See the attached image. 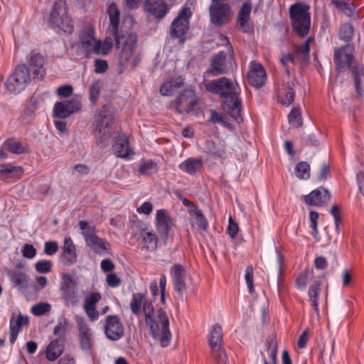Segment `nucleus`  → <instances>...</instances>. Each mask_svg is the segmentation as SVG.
<instances>
[{
  "mask_svg": "<svg viewBox=\"0 0 364 364\" xmlns=\"http://www.w3.org/2000/svg\"><path fill=\"white\" fill-rule=\"evenodd\" d=\"M189 214L194 218L196 224L202 230L206 231L208 228V222L202 211L198 208H193Z\"/></svg>",
  "mask_w": 364,
  "mask_h": 364,
  "instance_id": "obj_40",
  "label": "nucleus"
},
{
  "mask_svg": "<svg viewBox=\"0 0 364 364\" xmlns=\"http://www.w3.org/2000/svg\"><path fill=\"white\" fill-rule=\"evenodd\" d=\"M68 321L65 317L58 318L57 325L53 330V334L57 336V338H63L65 341V336L68 327Z\"/></svg>",
  "mask_w": 364,
  "mask_h": 364,
  "instance_id": "obj_44",
  "label": "nucleus"
},
{
  "mask_svg": "<svg viewBox=\"0 0 364 364\" xmlns=\"http://www.w3.org/2000/svg\"><path fill=\"white\" fill-rule=\"evenodd\" d=\"M82 108L80 101L75 99L56 102L53 107V116L64 119Z\"/></svg>",
  "mask_w": 364,
  "mask_h": 364,
  "instance_id": "obj_18",
  "label": "nucleus"
},
{
  "mask_svg": "<svg viewBox=\"0 0 364 364\" xmlns=\"http://www.w3.org/2000/svg\"><path fill=\"white\" fill-rule=\"evenodd\" d=\"M79 227L85 240L86 245L95 253L104 255L109 253L106 242L95 233V228L90 226L87 221H80Z\"/></svg>",
  "mask_w": 364,
  "mask_h": 364,
  "instance_id": "obj_10",
  "label": "nucleus"
},
{
  "mask_svg": "<svg viewBox=\"0 0 364 364\" xmlns=\"http://www.w3.org/2000/svg\"><path fill=\"white\" fill-rule=\"evenodd\" d=\"M208 154L221 159L226 158V144L223 141H212L208 148Z\"/></svg>",
  "mask_w": 364,
  "mask_h": 364,
  "instance_id": "obj_37",
  "label": "nucleus"
},
{
  "mask_svg": "<svg viewBox=\"0 0 364 364\" xmlns=\"http://www.w3.org/2000/svg\"><path fill=\"white\" fill-rule=\"evenodd\" d=\"M226 53L223 51L219 52L214 55L211 62V68L209 72L213 75H218L224 73V65Z\"/></svg>",
  "mask_w": 364,
  "mask_h": 364,
  "instance_id": "obj_36",
  "label": "nucleus"
},
{
  "mask_svg": "<svg viewBox=\"0 0 364 364\" xmlns=\"http://www.w3.org/2000/svg\"><path fill=\"white\" fill-rule=\"evenodd\" d=\"M107 14L109 18V26L107 31V34L110 35L114 38L117 47H119L121 43V40L125 36L119 34V25L120 11L118 9L116 4H111L107 9Z\"/></svg>",
  "mask_w": 364,
  "mask_h": 364,
  "instance_id": "obj_13",
  "label": "nucleus"
},
{
  "mask_svg": "<svg viewBox=\"0 0 364 364\" xmlns=\"http://www.w3.org/2000/svg\"><path fill=\"white\" fill-rule=\"evenodd\" d=\"M94 71L97 74L105 73L108 70V63L106 60L96 59L94 62Z\"/></svg>",
  "mask_w": 364,
  "mask_h": 364,
  "instance_id": "obj_55",
  "label": "nucleus"
},
{
  "mask_svg": "<svg viewBox=\"0 0 364 364\" xmlns=\"http://www.w3.org/2000/svg\"><path fill=\"white\" fill-rule=\"evenodd\" d=\"M296 57L294 53H283L280 58V62L284 67H287L289 63H294Z\"/></svg>",
  "mask_w": 364,
  "mask_h": 364,
  "instance_id": "obj_63",
  "label": "nucleus"
},
{
  "mask_svg": "<svg viewBox=\"0 0 364 364\" xmlns=\"http://www.w3.org/2000/svg\"><path fill=\"white\" fill-rule=\"evenodd\" d=\"M157 171V164L151 159L141 161L139 167V173L142 176H151Z\"/></svg>",
  "mask_w": 364,
  "mask_h": 364,
  "instance_id": "obj_39",
  "label": "nucleus"
},
{
  "mask_svg": "<svg viewBox=\"0 0 364 364\" xmlns=\"http://www.w3.org/2000/svg\"><path fill=\"white\" fill-rule=\"evenodd\" d=\"M171 275L174 291L182 297L183 291L186 289L185 284L186 271L184 267L179 264L173 265L171 269Z\"/></svg>",
  "mask_w": 364,
  "mask_h": 364,
  "instance_id": "obj_23",
  "label": "nucleus"
},
{
  "mask_svg": "<svg viewBox=\"0 0 364 364\" xmlns=\"http://www.w3.org/2000/svg\"><path fill=\"white\" fill-rule=\"evenodd\" d=\"M101 294L98 292H92L85 299L83 308H96L97 302L101 299Z\"/></svg>",
  "mask_w": 364,
  "mask_h": 364,
  "instance_id": "obj_50",
  "label": "nucleus"
},
{
  "mask_svg": "<svg viewBox=\"0 0 364 364\" xmlns=\"http://www.w3.org/2000/svg\"><path fill=\"white\" fill-rule=\"evenodd\" d=\"M205 89L220 95L223 99V109L231 117L237 120L241 118L242 100L239 97L240 87L230 79L223 77L205 84Z\"/></svg>",
  "mask_w": 364,
  "mask_h": 364,
  "instance_id": "obj_2",
  "label": "nucleus"
},
{
  "mask_svg": "<svg viewBox=\"0 0 364 364\" xmlns=\"http://www.w3.org/2000/svg\"><path fill=\"white\" fill-rule=\"evenodd\" d=\"M331 199V194L323 187L312 191L309 194L304 196V202L309 205L321 206Z\"/></svg>",
  "mask_w": 364,
  "mask_h": 364,
  "instance_id": "obj_26",
  "label": "nucleus"
},
{
  "mask_svg": "<svg viewBox=\"0 0 364 364\" xmlns=\"http://www.w3.org/2000/svg\"><path fill=\"white\" fill-rule=\"evenodd\" d=\"M4 148L14 154H21L27 151L26 144L21 142L15 138H9L4 142Z\"/></svg>",
  "mask_w": 364,
  "mask_h": 364,
  "instance_id": "obj_35",
  "label": "nucleus"
},
{
  "mask_svg": "<svg viewBox=\"0 0 364 364\" xmlns=\"http://www.w3.org/2000/svg\"><path fill=\"white\" fill-rule=\"evenodd\" d=\"M89 172L90 168L87 165L78 164L74 166L72 175L76 176H82L87 175Z\"/></svg>",
  "mask_w": 364,
  "mask_h": 364,
  "instance_id": "obj_57",
  "label": "nucleus"
},
{
  "mask_svg": "<svg viewBox=\"0 0 364 364\" xmlns=\"http://www.w3.org/2000/svg\"><path fill=\"white\" fill-rule=\"evenodd\" d=\"M51 309V306L48 303H40L34 305L31 309V312L35 316H42L48 313Z\"/></svg>",
  "mask_w": 364,
  "mask_h": 364,
  "instance_id": "obj_51",
  "label": "nucleus"
},
{
  "mask_svg": "<svg viewBox=\"0 0 364 364\" xmlns=\"http://www.w3.org/2000/svg\"><path fill=\"white\" fill-rule=\"evenodd\" d=\"M77 281L69 273H63L60 275V298L66 306H74L78 303V296L76 291Z\"/></svg>",
  "mask_w": 364,
  "mask_h": 364,
  "instance_id": "obj_12",
  "label": "nucleus"
},
{
  "mask_svg": "<svg viewBox=\"0 0 364 364\" xmlns=\"http://www.w3.org/2000/svg\"><path fill=\"white\" fill-rule=\"evenodd\" d=\"M289 124L294 127H299L302 124L301 112L299 109L293 108L288 115Z\"/></svg>",
  "mask_w": 364,
  "mask_h": 364,
  "instance_id": "obj_49",
  "label": "nucleus"
},
{
  "mask_svg": "<svg viewBox=\"0 0 364 364\" xmlns=\"http://www.w3.org/2000/svg\"><path fill=\"white\" fill-rule=\"evenodd\" d=\"M100 93V82L99 80L93 81L89 88V99L92 104H95Z\"/></svg>",
  "mask_w": 364,
  "mask_h": 364,
  "instance_id": "obj_48",
  "label": "nucleus"
},
{
  "mask_svg": "<svg viewBox=\"0 0 364 364\" xmlns=\"http://www.w3.org/2000/svg\"><path fill=\"white\" fill-rule=\"evenodd\" d=\"M65 341L63 338H55L48 346L46 355L50 361H54L59 358L64 350Z\"/></svg>",
  "mask_w": 364,
  "mask_h": 364,
  "instance_id": "obj_32",
  "label": "nucleus"
},
{
  "mask_svg": "<svg viewBox=\"0 0 364 364\" xmlns=\"http://www.w3.org/2000/svg\"><path fill=\"white\" fill-rule=\"evenodd\" d=\"M251 10V4L245 2L242 4L239 11L237 25L245 33H247L250 30L247 22L250 20Z\"/></svg>",
  "mask_w": 364,
  "mask_h": 364,
  "instance_id": "obj_34",
  "label": "nucleus"
},
{
  "mask_svg": "<svg viewBox=\"0 0 364 364\" xmlns=\"http://www.w3.org/2000/svg\"><path fill=\"white\" fill-rule=\"evenodd\" d=\"M9 277L12 284L16 287H26L27 284V275L25 272L16 269L9 273Z\"/></svg>",
  "mask_w": 364,
  "mask_h": 364,
  "instance_id": "obj_42",
  "label": "nucleus"
},
{
  "mask_svg": "<svg viewBox=\"0 0 364 364\" xmlns=\"http://www.w3.org/2000/svg\"><path fill=\"white\" fill-rule=\"evenodd\" d=\"M155 225L159 234L161 237H167L170 230L173 226V220L166 209L156 210Z\"/></svg>",
  "mask_w": 364,
  "mask_h": 364,
  "instance_id": "obj_20",
  "label": "nucleus"
},
{
  "mask_svg": "<svg viewBox=\"0 0 364 364\" xmlns=\"http://www.w3.org/2000/svg\"><path fill=\"white\" fill-rule=\"evenodd\" d=\"M44 64V58L43 55L36 53L31 55L30 60V66L35 68L33 71L34 75L43 77L44 74V70L43 66Z\"/></svg>",
  "mask_w": 364,
  "mask_h": 364,
  "instance_id": "obj_41",
  "label": "nucleus"
},
{
  "mask_svg": "<svg viewBox=\"0 0 364 364\" xmlns=\"http://www.w3.org/2000/svg\"><path fill=\"white\" fill-rule=\"evenodd\" d=\"M321 291V281L316 280L310 284L308 290V296L311 306L316 316L319 317L318 297Z\"/></svg>",
  "mask_w": 364,
  "mask_h": 364,
  "instance_id": "obj_31",
  "label": "nucleus"
},
{
  "mask_svg": "<svg viewBox=\"0 0 364 364\" xmlns=\"http://www.w3.org/2000/svg\"><path fill=\"white\" fill-rule=\"evenodd\" d=\"M245 282L247 284L249 293L254 292V274L253 268L251 265L247 266L245 269Z\"/></svg>",
  "mask_w": 364,
  "mask_h": 364,
  "instance_id": "obj_52",
  "label": "nucleus"
},
{
  "mask_svg": "<svg viewBox=\"0 0 364 364\" xmlns=\"http://www.w3.org/2000/svg\"><path fill=\"white\" fill-rule=\"evenodd\" d=\"M52 262L50 260H39L35 264L37 272L46 274L51 271Z\"/></svg>",
  "mask_w": 364,
  "mask_h": 364,
  "instance_id": "obj_53",
  "label": "nucleus"
},
{
  "mask_svg": "<svg viewBox=\"0 0 364 364\" xmlns=\"http://www.w3.org/2000/svg\"><path fill=\"white\" fill-rule=\"evenodd\" d=\"M247 80L249 84L255 88H260L264 85L267 80V73L262 64L251 61L247 73Z\"/></svg>",
  "mask_w": 364,
  "mask_h": 364,
  "instance_id": "obj_16",
  "label": "nucleus"
},
{
  "mask_svg": "<svg viewBox=\"0 0 364 364\" xmlns=\"http://www.w3.org/2000/svg\"><path fill=\"white\" fill-rule=\"evenodd\" d=\"M314 41L313 37H309L306 41L300 46H295L294 53L296 57H301V60L306 62L309 58L310 43Z\"/></svg>",
  "mask_w": 364,
  "mask_h": 364,
  "instance_id": "obj_38",
  "label": "nucleus"
},
{
  "mask_svg": "<svg viewBox=\"0 0 364 364\" xmlns=\"http://www.w3.org/2000/svg\"><path fill=\"white\" fill-rule=\"evenodd\" d=\"M114 154L118 157L127 161L132 159L134 155V151L129 145L128 137L126 134H119L112 145Z\"/></svg>",
  "mask_w": 364,
  "mask_h": 364,
  "instance_id": "obj_19",
  "label": "nucleus"
},
{
  "mask_svg": "<svg viewBox=\"0 0 364 364\" xmlns=\"http://www.w3.org/2000/svg\"><path fill=\"white\" fill-rule=\"evenodd\" d=\"M106 282L110 287H117L121 284V279L114 273H109L107 275Z\"/></svg>",
  "mask_w": 364,
  "mask_h": 364,
  "instance_id": "obj_62",
  "label": "nucleus"
},
{
  "mask_svg": "<svg viewBox=\"0 0 364 364\" xmlns=\"http://www.w3.org/2000/svg\"><path fill=\"white\" fill-rule=\"evenodd\" d=\"M277 97L278 102L284 105L289 106L294 100V82L292 80H288L277 89Z\"/></svg>",
  "mask_w": 364,
  "mask_h": 364,
  "instance_id": "obj_24",
  "label": "nucleus"
},
{
  "mask_svg": "<svg viewBox=\"0 0 364 364\" xmlns=\"http://www.w3.org/2000/svg\"><path fill=\"white\" fill-rule=\"evenodd\" d=\"M144 7L145 11L157 18H164L170 9L163 0H146Z\"/></svg>",
  "mask_w": 364,
  "mask_h": 364,
  "instance_id": "obj_27",
  "label": "nucleus"
},
{
  "mask_svg": "<svg viewBox=\"0 0 364 364\" xmlns=\"http://www.w3.org/2000/svg\"><path fill=\"white\" fill-rule=\"evenodd\" d=\"M330 213L332 215V216L334 218L335 230L337 233H339L340 232L339 224L341 223V215H340L339 207L336 205H333L330 210Z\"/></svg>",
  "mask_w": 364,
  "mask_h": 364,
  "instance_id": "obj_56",
  "label": "nucleus"
},
{
  "mask_svg": "<svg viewBox=\"0 0 364 364\" xmlns=\"http://www.w3.org/2000/svg\"><path fill=\"white\" fill-rule=\"evenodd\" d=\"M73 92V87L70 85H63L57 89V94L60 97H68Z\"/></svg>",
  "mask_w": 364,
  "mask_h": 364,
  "instance_id": "obj_59",
  "label": "nucleus"
},
{
  "mask_svg": "<svg viewBox=\"0 0 364 364\" xmlns=\"http://www.w3.org/2000/svg\"><path fill=\"white\" fill-rule=\"evenodd\" d=\"M223 336L222 326L219 324L214 325L209 333L208 343L211 349V357L218 364H226L228 361Z\"/></svg>",
  "mask_w": 364,
  "mask_h": 364,
  "instance_id": "obj_9",
  "label": "nucleus"
},
{
  "mask_svg": "<svg viewBox=\"0 0 364 364\" xmlns=\"http://www.w3.org/2000/svg\"><path fill=\"white\" fill-rule=\"evenodd\" d=\"M354 28L352 24L349 23H345L341 25L338 31V38L340 40L349 43L353 36Z\"/></svg>",
  "mask_w": 364,
  "mask_h": 364,
  "instance_id": "obj_43",
  "label": "nucleus"
},
{
  "mask_svg": "<svg viewBox=\"0 0 364 364\" xmlns=\"http://www.w3.org/2000/svg\"><path fill=\"white\" fill-rule=\"evenodd\" d=\"M63 260L68 265L73 264L77 261L75 245L70 237L65 238L64 240Z\"/></svg>",
  "mask_w": 364,
  "mask_h": 364,
  "instance_id": "obj_33",
  "label": "nucleus"
},
{
  "mask_svg": "<svg viewBox=\"0 0 364 364\" xmlns=\"http://www.w3.org/2000/svg\"><path fill=\"white\" fill-rule=\"evenodd\" d=\"M113 40L114 38L110 35H107L103 41L97 39L92 47L90 49L89 58L91 57L92 54L107 55L113 46Z\"/></svg>",
  "mask_w": 364,
  "mask_h": 364,
  "instance_id": "obj_28",
  "label": "nucleus"
},
{
  "mask_svg": "<svg viewBox=\"0 0 364 364\" xmlns=\"http://www.w3.org/2000/svg\"><path fill=\"white\" fill-rule=\"evenodd\" d=\"M58 245L55 241L46 242L44 244V252L48 255H53L58 251Z\"/></svg>",
  "mask_w": 364,
  "mask_h": 364,
  "instance_id": "obj_60",
  "label": "nucleus"
},
{
  "mask_svg": "<svg viewBox=\"0 0 364 364\" xmlns=\"http://www.w3.org/2000/svg\"><path fill=\"white\" fill-rule=\"evenodd\" d=\"M197 103V97L192 90H185L175 100L174 107L180 114L189 113Z\"/></svg>",
  "mask_w": 364,
  "mask_h": 364,
  "instance_id": "obj_15",
  "label": "nucleus"
},
{
  "mask_svg": "<svg viewBox=\"0 0 364 364\" xmlns=\"http://www.w3.org/2000/svg\"><path fill=\"white\" fill-rule=\"evenodd\" d=\"M191 16L192 12L191 8L184 6L170 26L171 38H177L180 44L185 43V35L189 29Z\"/></svg>",
  "mask_w": 364,
  "mask_h": 364,
  "instance_id": "obj_8",
  "label": "nucleus"
},
{
  "mask_svg": "<svg viewBox=\"0 0 364 364\" xmlns=\"http://www.w3.org/2000/svg\"><path fill=\"white\" fill-rule=\"evenodd\" d=\"M309 10V7L302 3H296L289 7L291 28L299 37H304L309 33L311 15Z\"/></svg>",
  "mask_w": 364,
  "mask_h": 364,
  "instance_id": "obj_5",
  "label": "nucleus"
},
{
  "mask_svg": "<svg viewBox=\"0 0 364 364\" xmlns=\"http://www.w3.org/2000/svg\"><path fill=\"white\" fill-rule=\"evenodd\" d=\"M353 48L349 45H345L334 50L333 60L336 69L341 73L346 68H349L354 78L355 87L357 93L362 95V80L364 77V67L353 61Z\"/></svg>",
  "mask_w": 364,
  "mask_h": 364,
  "instance_id": "obj_3",
  "label": "nucleus"
},
{
  "mask_svg": "<svg viewBox=\"0 0 364 364\" xmlns=\"http://www.w3.org/2000/svg\"><path fill=\"white\" fill-rule=\"evenodd\" d=\"M203 167V161L200 158L190 157L179 164V169L191 176L196 175Z\"/></svg>",
  "mask_w": 364,
  "mask_h": 364,
  "instance_id": "obj_29",
  "label": "nucleus"
},
{
  "mask_svg": "<svg viewBox=\"0 0 364 364\" xmlns=\"http://www.w3.org/2000/svg\"><path fill=\"white\" fill-rule=\"evenodd\" d=\"M295 173L299 179H307L310 176V165L306 161H301L295 166Z\"/></svg>",
  "mask_w": 364,
  "mask_h": 364,
  "instance_id": "obj_45",
  "label": "nucleus"
},
{
  "mask_svg": "<svg viewBox=\"0 0 364 364\" xmlns=\"http://www.w3.org/2000/svg\"><path fill=\"white\" fill-rule=\"evenodd\" d=\"M22 255L26 258L33 259L36 255V250L33 245L26 244L22 248Z\"/></svg>",
  "mask_w": 364,
  "mask_h": 364,
  "instance_id": "obj_58",
  "label": "nucleus"
},
{
  "mask_svg": "<svg viewBox=\"0 0 364 364\" xmlns=\"http://www.w3.org/2000/svg\"><path fill=\"white\" fill-rule=\"evenodd\" d=\"M96 125L94 129V135L100 142L102 144H106L109 141L112 126V118L108 114V111L105 106L95 116Z\"/></svg>",
  "mask_w": 364,
  "mask_h": 364,
  "instance_id": "obj_11",
  "label": "nucleus"
},
{
  "mask_svg": "<svg viewBox=\"0 0 364 364\" xmlns=\"http://www.w3.org/2000/svg\"><path fill=\"white\" fill-rule=\"evenodd\" d=\"M29 318L28 316H23L21 314H12L9 321V341L14 344L18 337V333L21 331L23 326H28Z\"/></svg>",
  "mask_w": 364,
  "mask_h": 364,
  "instance_id": "obj_22",
  "label": "nucleus"
},
{
  "mask_svg": "<svg viewBox=\"0 0 364 364\" xmlns=\"http://www.w3.org/2000/svg\"><path fill=\"white\" fill-rule=\"evenodd\" d=\"M23 168L21 166H14L12 164L0 165V180L6 183L14 182L21 178Z\"/></svg>",
  "mask_w": 364,
  "mask_h": 364,
  "instance_id": "obj_25",
  "label": "nucleus"
},
{
  "mask_svg": "<svg viewBox=\"0 0 364 364\" xmlns=\"http://www.w3.org/2000/svg\"><path fill=\"white\" fill-rule=\"evenodd\" d=\"M331 3L336 7L338 11L344 13L348 17H350L354 11L351 5L344 0H332Z\"/></svg>",
  "mask_w": 364,
  "mask_h": 364,
  "instance_id": "obj_47",
  "label": "nucleus"
},
{
  "mask_svg": "<svg viewBox=\"0 0 364 364\" xmlns=\"http://www.w3.org/2000/svg\"><path fill=\"white\" fill-rule=\"evenodd\" d=\"M48 26L65 33H71L73 32V25L67 14L65 1L60 0L54 4L50 15Z\"/></svg>",
  "mask_w": 364,
  "mask_h": 364,
  "instance_id": "obj_6",
  "label": "nucleus"
},
{
  "mask_svg": "<svg viewBox=\"0 0 364 364\" xmlns=\"http://www.w3.org/2000/svg\"><path fill=\"white\" fill-rule=\"evenodd\" d=\"M105 333L111 341H118L124 335V326L116 315L107 316L105 324Z\"/></svg>",
  "mask_w": 364,
  "mask_h": 364,
  "instance_id": "obj_17",
  "label": "nucleus"
},
{
  "mask_svg": "<svg viewBox=\"0 0 364 364\" xmlns=\"http://www.w3.org/2000/svg\"><path fill=\"white\" fill-rule=\"evenodd\" d=\"M141 235L147 249L154 250L156 248L157 237L154 233L143 230Z\"/></svg>",
  "mask_w": 364,
  "mask_h": 364,
  "instance_id": "obj_46",
  "label": "nucleus"
},
{
  "mask_svg": "<svg viewBox=\"0 0 364 364\" xmlns=\"http://www.w3.org/2000/svg\"><path fill=\"white\" fill-rule=\"evenodd\" d=\"M76 323L79 331L80 347L83 350L88 351L92 347L93 341L92 331L83 318L77 317Z\"/></svg>",
  "mask_w": 364,
  "mask_h": 364,
  "instance_id": "obj_21",
  "label": "nucleus"
},
{
  "mask_svg": "<svg viewBox=\"0 0 364 364\" xmlns=\"http://www.w3.org/2000/svg\"><path fill=\"white\" fill-rule=\"evenodd\" d=\"M174 86L173 80H167L161 86L160 93L164 96H171L176 91Z\"/></svg>",
  "mask_w": 364,
  "mask_h": 364,
  "instance_id": "obj_54",
  "label": "nucleus"
},
{
  "mask_svg": "<svg viewBox=\"0 0 364 364\" xmlns=\"http://www.w3.org/2000/svg\"><path fill=\"white\" fill-rule=\"evenodd\" d=\"M80 42L85 52V56L89 58V52L90 48L96 41L97 38H95V31L93 28L87 27L82 29L80 33Z\"/></svg>",
  "mask_w": 364,
  "mask_h": 364,
  "instance_id": "obj_30",
  "label": "nucleus"
},
{
  "mask_svg": "<svg viewBox=\"0 0 364 364\" xmlns=\"http://www.w3.org/2000/svg\"><path fill=\"white\" fill-rule=\"evenodd\" d=\"M153 210V205L151 202L145 201L139 208L136 211L140 214L149 215Z\"/></svg>",
  "mask_w": 364,
  "mask_h": 364,
  "instance_id": "obj_64",
  "label": "nucleus"
},
{
  "mask_svg": "<svg viewBox=\"0 0 364 364\" xmlns=\"http://www.w3.org/2000/svg\"><path fill=\"white\" fill-rule=\"evenodd\" d=\"M130 309L134 315L139 316L141 309L144 314L145 323L149 327V333L154 339H159L162 347H167L171 340V333L169 329V320L166 313L160 309L158 311L157 318L154 317V309L151 301H149L144 293H134L129 304Z\"/></svg>",
  "mask_w": 364,
  "mask_h": 364,
  "instance_id": "obj_1",
  "label": "nucleus"
},
{
  "mask_svg": "<svg viewBox=\"0 0 364 364\" xmlns=\"http://www.w3.org/2000/svg\"><path fill=\"white\" fill-rule=\"evenodd\" d=\"M211 22L215 26L227 23L231 16V8L229 4H213L209 7Z\"/></svg>",
  "mask_w": 364,
  "mask_h": 364,
  "instance_id": "obj_14",
  "label": "nucleus"
},
{
  "mask_svg": "<svg viewBox=\"0 0 364 364\" xmlns=\"http://www.w3.org/2000/svg\"><path fill=\"white\" fill-rule=\"evenodd\" d=\"M31 80L30 72L24 65H17L4 83L9 94L17 95L23 90Z\"/></svg>",
  "mask_w": 364,
  "mask_h": 364,
  "instance_id": "obj_7",
  "label": "nucleus"
},
{
  "mask_svg": "<svg viewBox=\"0 0 364 364\" xmlns=\"http://www.w3.org/2000/svg\"><path fill=\"white\" fill-rule=\"evenodd\" d=\"M228 223L229 224H228V233L229 234V235L230 236L231 238H235L238 233V230H239L238 225H237V223L234 222L232 217L229 218Z\"/></svg>",
  "mask_w": 364,
  "mask_h": 364,
  "instance_id": "obj_61",
  "label": "nucleus"
},
{
  "mask_svg": "<svg viewBox=\"0 0 364 364\" xmlns=\"http://www.w3.org/2000/svg\"><path fill=\"white\" fill-rule=\"evenodd\" d=\"M124 38H125V41L123 43L119 60V73H123L125 70L135 69L141 60L140 53L136 50V34L131 33L125 36Z\"/></svg>",
  "mask_w": 364,
  "mask_h": 364,
  "instance_id": "obj_4",
  "label": "nucleus"
}]
</instances>
